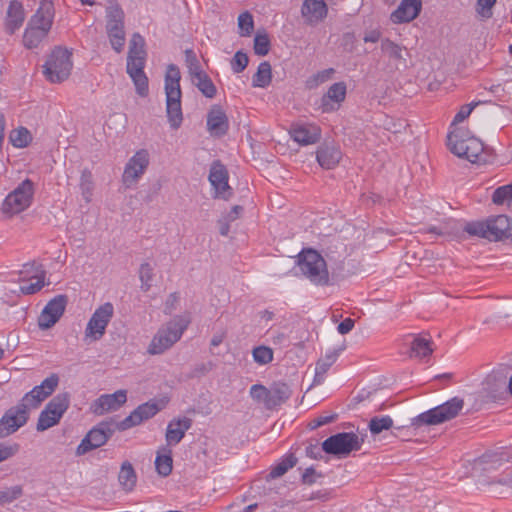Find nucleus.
<instances>
[{"mask_svg":"<svg viewBox=\"0 0 512 512\" xmlns=\"http://www.w3.org/2000/svg\"><path fill=\"white\" fill-rule=\"evenodd\" d=\"M181 73L175 64H169L165 73L166 114L170 127L178 129L183 122L181 107Z\"/></svg>","mask_w":512,"mask_h":512,"instance_id":"2","label":"nucleus"},{"mask_svg":"<svg viewBox=\"0 0 512 512\" xmlns=\"http://www.w3.org/2000/svg\"><path fill=\"white\" fill-rule=\"evenodd\" d=\"M433 342L430 337L418 335L411 343V355L418 358H425L432 354Z\"/></svg>","mask_w":512,"mask_h":512,"instance_id":"36","label":"nucleus"},{"mask_svg":"<svg viewBox=\"0 0 512 512\" xmlns=\"http://www.w3.org/2000/svg\"><path fill=\"white\" fill-rule=\"evenodd\" d=\"M34 184L30 179L22 181L4 199L1 211L7 217H12L26 210L32 203Z\"/></svg>","mask_w":512,"mask_h":512,"instance_id":"7","label":"nucleus"},{"mask_svg":"<svg viewBox=\"0 0 512 512\" xmlns=\"http://www.w3.org/2000/svg\"><path fill=\"white\" fill-rule=\"evenodd\" d=\"M364 439L353 432H341L328 437L322 443V450L338 458L347 457L353 451H359Z\"/></svg>","mask_w":512,"mask_h":512,"instance_id":"8","label":"nucleus"},{"mask_svg":"<svg viewBox=\"0 0 512 512\" xmlns=\"http://www.w3.org/2000/svg\"><path fill=\"white\" fill-rule=\"evenodd\" d=\"M248 62L247 54L242 51H237L231 60V68L234 73H240L247 67Z\"/></svg>","mask_w":512,"mask_h":512,"instance_id":"59","label":"nucleus"},{"mask_svg":"<svg viewBox=\"0 0 512 512\" xmlns=\"http://www.w3.org/2000/svg\"><path fill=\"white\" fill-rule=\"evenodd\" d=\"M150 163V154L146 149H140L127 161L122 174V182L126 187H132L145 174Z\"/></svg>","mask_w":512,"mask_h":512,"instance_id":"13","label":"nucleus"},{"mask_svg":"<svg viewBox=\"0 0 512 512\" xmlns=\"http://www.w3.org/2000/svg\"><path fill=\"white\" fill-rule=\"evenodd\" d=\"M327 5L323 0H304L301 14L310 23H317L327 15Z\"/></svg>","mask_w":512,"mask_h":512,"instance_id":"28","label":"nucleus"},{"mask_svg":"<svg viewBox=\"0 0 512 512\" xmlns=\"http://www.w3.org/2000/svg\"><path fill=\"white\" fill-rule=\"evenodd\" d=\"M118 482L123 491L126 493L132 492L137 484V474L133 465L129 461H124L121 464L118 473Z\"/></svg>","mask_w":512,"mask_h":512,"instance_id":"33","label":"nucleus"},{"mask_svg":"<svg viewBox=\"0 0 512 512\" xmlns=\"http://www.w3.org/2000/svg\"><path fill=\"white\" fill-rule=\"evenodd\" d=\"M69 403L70 397L68 393H59L54 396L39 414L36 424L37 431L43 432L57 425L67 411Z\"/></svg>","mask_w":512,"mask_h":512,"instance_id":"10","label":"nucleus"},{"mask_svg":"<svg viewBox=\"0 0 512 512\" xmlns=\"http://www.w3.org/2000/svg\"><path fill=\"white\" fill-rule=\"evenodd\" d=\"M79 187L81 190L82 197L87 203H89L92 200V195L94 191L93 175L90 170H82Z\"/></svg>","mask_w":512,"mask_h":512,"instance_id":"42","label":"nucleus"},{"mask_svg":"<svg viewBox=\"0 0 512 512\" xmlns=\"http://www.w3.org/2000/svg\"><path fill=\"white\" fill-rule=\"evenodd\" d=\"M272 81V69L269 62H261L258 66L257 72L252 78V86L259 88H266Z\"/></svg>","mask_w":512,"mask_h":512,"instance_id":"37","label":"nucleus"},{"mask_svg":"<svg viewBox=\"0 0 512 512\" xmlns=\"http://www.w3.org/2000/svg\"><path fill=\"white\" fill-rule=\"evenodd\" d=\"M250 395L253 399L262 401L266 406L270 407V390L260 384L252 385Z\"/></svg>","mask_w":512,"mask_h":512,"instance_id":"58","label":"nucleus"},{"mask_svg":"<svg viewBox=\"0 0 512 512\" xmlns=\"http://www.w3.org/2000/svg\"><path fill=\"white\" fill-rule=\"evenodd\" d=\"M18 451V445L15 444V445H11V446H8V445H5V444H0V462L12 457L13 455H15Z\"/></svg>","mask_w":512,"mask_h":512,"instance_id":"62","label":"nucleus"},{"mask_svg":"<svg viewBox=\"0 0 512 512\" xmlns=\"http://www.w3.org/2000/svg\"><path fill=\"white\" fill-rule=\"evenodd\" d=\"M482 385L487 396L496 398L503 394L508 388L507 377L501 372L493 371L486 376Z\"/></svg>","mask_w":512,"mask_h":512,"instance_id":"29","label":"nucleus"},{"mask_svg":"<svg viewBox=\"0 0 512 512\" xmlns=\"http://www.w3.org/2000/svg\"><path fill=\"white\" fill-rule=\"evenodd\" d=\"M492 200L497 205H510L512 203V183L498 187L493 192Z\"/></svg>","mask_w":512,"mask_h":512,"instance_id":"49","label":"nucleus"},{"mask_svg":"<svg viewBox=\"0 0 512 512\" xmlns=\"http://www.w3.org/2000/svg\"><path fill=\"white\" fill-rule=\"evenodd\" d=\"M146 55H128L127 73L136 87V92L144 97L148 94V78L144 72Z\"/></svg>","mask_w":512,"mask_h":512,"instance_id":"15","label":"nucleus"},{"mask_svg":"<svg viewBox=\"0 0 512 512\" xmlns=\"http://www.w3.org/2000/svg\"><path fill=\"white\" fill-rule=\"evenodd\" d=\"M335 418H336V415H322V416H319V417L315 418L314 420H312L309 423V427L311 429H316L318 427H321L323 425L331 423L332 421H334Z\"/></svg>","mask_w":512,"mask_h":512,"instance_id":"63","label":"nucleus"},{"mask_svg":"<svg viewBox=\"0 0 512 512\" xmlns=\"http://www.w3.org/2000/svg\"><path fill=\"white\" fill-rule=\"evenodd\" d=\"M9 138H10V142L12 143V145L14 147L24 148L30 143L31 134L26 128L21 127V128L13 130L10 133Z\"/></svg>","mask_w":512,"mask_h":512,"instance_id":"47","label":"nucleus"},{"mask_svg":"<svg viewBox=\"0 0 512 512\" xmlns=\"http://www.w3.org/2000/svg\"><path fill=\"white\" fill-rule=\"evenodd\" d=\"M496 0H477L476 11L483 18L492 17V8Z\"/></svg>","mask_w":512,"mask_h":512,"instance_id":"60","label":"nucleus"},{"mask_svg":"<svg viewBox=\"0 0 512 512\" xmlns=\"http://www.w3.org/2000/svg\"><path fill=\"white\" fill-rule=\"evenodd\" d=\"M209 182L215 190V198L228 200L232 195V189L228 184V171L220 161H214L211 164L209 172Z\"/></svg>","mask_w":512,"mask_h":512,"instance_id":"16","label":"nucleus"},{"mask_svg":"<svg viewBox=\"0 0 512 512\" xmlns=\"http://www.w3.org/2000/svg\"><path fill=\"white\" fill-rule=\"evenodd\" d=\"M489 240L498 241L506 237L511 229L510 219L506 215H498L487 219Z\"/></svg>","mask_w":512,"mask_h":512,"instance_id":"32","label":"nucleus"},{"mask_svg":"<svg viewBox=\"0 0 512 512\" xmlns=\"http://www.w3.org/2000/svg\"><path fill=\"white\" fill-rule=\"evenodd\" d=\"M192 426V420L188 417L173 419L169 422L166 430V441L168 445H177Z\"/></svg>","mask_w":512,"mask_h":512,"instance_id":"26","label":"nucleus"},{"mask_svg":"<svg viewBox=\"0 0 512 512\" xmlns=\"http://www.w3.org/2000/svg\"><path fill=\"white\" fill-rule=\"evenodd\" d=\"M25 19L24 9L20 2L11 1L6 14L5 30L8 34H13L18 30Z\"/></svg>","mask_w":512,"mask_h":512,"instance_id":"31","label":"nucleus"},{"mask_svg":"<svg viewBox=\"0 0 512 512\" xmlns=\"http://www.w3.org/2000/svg\"><path fill=\"white\" fill-rule=\"evenodd\" d=\"M153 275H154L153 268L149 263L145 262V263L141 264V266L139 268V278L141 281V289L144 292H147L150 290Z\"/></svg>","mask_w":512,"mask_h":512,"instance_id":"52","label":"nucleus"},{"mask_svg":"<svg viewBox=\"0 0 512 512\" xmlns=\"http://www.w3.org/2000/svg\"><path fill=\"white\" fill-rule=\"evenodd\" d=\"M290 390L287 385L280 384L270 390V407L285 402L290 397Z\"/></svg>","mask_w":512,"mask_h":512,"instance_id":"48","label":"nucleus"},{"mask_svg":"<svg viewBox=\"0 0 512 512\" xmlns=\"http://www.w3.org/2000/svg\"><path fill=\"white\" fill-rule=\"evenodd\" d=\"M166 453L161 454L158 452L157 457L155 459V467L156 471L159 475L166 477L172 472V455L171 450L164 448Z\"/></svg>","mask_w":512,"mask_h":512,"instance_id":"43","label":"nucleus"},{"mask_svg":"<svg viewBox=\"0 0 512 512\" xmlns=\"http://www.w3.org/2000/svg\"><path fill=\"white\" fill-rule=\"evenodd\" d=\"M128 55H146L145 40L139 33L132 35Z\"/></svg>","mask_w":512,"mask_h":512,"instance_id":"57","label":"nucleus"},{"mask_svg":"<svg viewBox=\"0 0 512 512\" xmlns=\"http://www.w3.org/2000/svg\"><path fill=\"white\" fill-rule=\"evenodd\" d=\"M338 351H328L325 356L318 360L315 367L314 384H321L325 379V374L338 358Z\"/></svg>","mask_w":512,"mask_h":512,"instance_id":"35","label":"nucleus"},{"mask_svg":"<svg viewBox=\"0 0 512 512\" xmlns=\"http://www.w3.org/2000/svg\"><path fill=\"white\" fill-rule=\"evenodd\" d=\"M297 463L296 457L293 455H289L288 457L284 458L280 463H278L276 466H274L269 474V479H276L284 475L289 469L294 467Z\"/></svg>","mask_w":512,"mask_h":512,"instance_id":"45","label":"nucleus"},{"mask_svg":"<svg viewBox=\"0 0 512 512\" xmlns=\"http://www.w3.org/2000/svg\"><path fill=\"white\" fill-rule=\"evenodd\" d=\"M318 477H322V475L317 474L316 471L312 467H309L302 474V481L304 484L311 485L316 482V479Z\"/></svg>","mask_w":512,"mask_h":512,"instance_id":"64","label":"nucleus"},{"mask_svg":"<svg viewBox=\"0 0 512 512\" xmlns=\"http://www.w3.org/2000/svg\"><path fill=\"white\" fill-rule=\"evenodd\" d=\"M45 276L46 272L41 265L35 262L25 264L20 271L22 281L19 287L20 292L25 295L37 293L45 285Z\"/></svg>","mask_w":512,"mask_h":512,"instance_id":"14","label":"nucleus"},{"mask_svg":"<svg viewBox=\"0 0 512 512\" xmlns=\"http://www.w3.org/2000/svg\"><path fill=\"white\" fill-rule=\"evenodd\" d=\"M393 427V419L389 415L374 416L368 423L370 433L375 436Z\"/></svg>","mask_w":512,"mask_h":512,"instance_id":"41","label":"nucleus"},{"mask_svg":"<svg viewBox=\"0 0 512 512\" xmlns=\"http://www.w3.org/2000/svg\"><path fill=\"white\" fill-rule=\"evenodd\" d=\"M491 494L505 497L512 494V468L505 469L497 477L485 483Z\"/></svg>","mask_w":512,"mask_h":512,"instance_id":"27","label":"nucleus"},{"mask_svg":"<svg viewBox=\"0 0 512 512\" xmlns=\"http://www.w3.org/2000/svg\"><path fill=\"white\" fill-rule=\"evenodd\" d=\"M476 105H477V103L463 105L460 108V110L456 113V115L452 121V125H457V124L463 122L466 118H468Z\"/></svg>","mask_w":512,"mask_h":512,"instance_id":"61","label":"nucleus"},{"mask_svg":"<svg viewBox=\"0 0 512 512\" xmlns=\"http://www.w3.org/2000/svg\"><path fill=\"white\" fill-rule=\"evenodd\" d=\"M23 489L20 485L5 488L0 491V504H8L21 497Z\"/></svg>","mask_w":512,"mask_h":512,"instance_id":"54","label":"nucleus"},{"mask_svg":"<svg viewBox=\"0 0 512 512\" xmlns=\"http://www.w3.org/2000/svg\"><path fill=\"white\" fill-rule=\"evenodd\" d=\"M106 32L112 48L115 52L120 53L124 48L126 40L124 26L110 28Z\"/></svg>","mask_w":512,"mask_h":512,"instance_id":"44","label":"nucleus"},{"mask_svg":"<svg viewBox=\"0 0 512 512\" xmlns=\"http://www.w3.org/2000/svg\"><path fill=\"white\" fill-rule=\"evenodd\" d=\"M464 407L462 398L453 397L445 403L438 405L412 419V426L438 425L447 422L459 415Z\"/></svg>","mask_w":512,"mask_h":512,"instance_id":"4","label":"nucleus"},{"mask_svg":"<svg viewBox=\"0 0 512 512\" xmlns=\"http://www.w3.org/2000/svg\"><path fill=\"white\" fill-rule=\"evenodd\" d=\"M161 409L162 406L155 401H149L141 404L129 416L117 424V428L119 430H127L133 426H137L143 421L155 416Z\"/></svg>","mask_w":512,"mask_h":512,"instance_id":"18","label":"nucleus"},{"mask_svg":"<svg viewBox=\"0 0 512 512\" xmlns=\"http://www.w3.org/2000/svg\"><path fill=\"white\" fill-rule=\"evenodd\" d=\"M346 85L344 82L332 84L327 93L321 99V107L323 112H331L336 110L340 103L345 100Z\"/></svg>","mask_w":512,"mask_h":512,"instance_id":"24","label":"nucleus"},{"mask_svg":"<svg viewBox=\"0 0 512 512\" xmlns=\"http://www.w3.org/2000/svg\"><path fill=\"white\" fill-rule=\"evenodd\" d=\"M334 72L335 71L333 68H328V69H324V70L319 71L316 74L310 76L306 80L307 88L314 89V88L318 87L319 85L327 82L328 80H330L332 78Z\"/></svg>","mask_w":512,"mask_h":512,"instance_id":"50","label":"nucleus"},{"mask_svg":"<svg viewBox=\"0 0 512 512\" xmlns=\"http://www.w3.org/2000/svg\"><path fill=\"white\" fill-rule=\"evenodd\" d=\"M381 52L387 56L391 61L395 62L396 68L398 67V63L406 64V60L403 57V50L405 49L403 46L395 43L389 38L381 39L380 44Z\"/></svg>","mask_w":512,"mask_h":512,"instance_id":"34","label":"nucleus"},{"mask_svg":"<svg viewBox=\"0 0 512 512\" xmlns=\"http://www.w3.org/2000/svg\"><path fill=\"white\" fill-rule=\"evenodd\" d=\"M113 316L114 306L111 302H105L97 307L86 325L84 332L85 340H100L104 336L106 328Z\"/></svg>","mask_w":512,"mask_h":512,"instance_id":"11","label":"nucleus"},{"mask_svg":"<svg viewBox=\"0 0 512 512\" xmlns=\"http://www.w3.org/2000/svg\"><path fill=\"white\" fill-rule=\"evenodd\" d=\"M114 431L115 428L111 422L103 421L99 423L81 440L80 444L76 448V454L81 456L91 450L103 446L113 435Z\"/></svg>","mask_w":512,"mask_h":512,"instance_id":"12","label":"nucleus"},{"mask_svg":"<svg viewBox=\"0 0 512 512\" xmlns=\"http://www.w3.org/2000/svg\"><path fill=\"white\" fill-rule=\"evenodd\" d=\"M488 224L486 221H476L467 223L464 231L472 236H478L489 240Z\"/></svg>","mask_w":512,"mask_h":512,"instance_id":"51","label":"nucleus"},{"mask_svg":"<svg viewBox=\"0 0 512 512\" xmlns=\"http://www.w3.org/2000/svg\"><path fill=\"white\" fill-rule=\"evenodd\" d=\"M207 129L212 136H223L229 129L228 118L220 106L214 105L207 115Z\"/></svg>","mask_w":512,"mask_h":512,"instance_id":"23","label":"nucleus"},{"mask_svg":"<svg viewBox=\"0 0 512 512\" xmlns=\"http://www.w3.org/2000/svg\"><path fill=\"white\" fill-rule=\"evenodd\" d=\"M341 158V150L339 146L333 142L321 144L316 151L317 162L324 169L334 168L340 162Z\"/></svg>","mask_w":512,"mask_h":512,"instance_id":"22","label":"nucleus"},{"mask_svg":"<svg viewBox=\"0 0 512 512\" xmlns=\"http://www.w3.org/2000/svg\"><path fill=\"white\" fill-rule=\"evenodd\" d=\"M508 460L507 454L502 450L488 451L479 457L475 466L485 472L497 470Z\"/></svg>","mask_w":512,"mask_h":512,"instance_id":"30","label":"nucleus"},{"mask_svg":"<svg viewBox=\"0 0 512 512\" xmlns=\"http://www.w3.org/2000/svg\"><path fill=\"white\" fill-rule=\"evenodd\" d=\"M270 50V40L267 34L257 33L254 38V52L259 56H265Z\"/></svg>","mask_w":512,"mask_h":512,"instance_id":"56","label":"nucleus"},{"mask_svg":"<svg viewBox=\"0 0 512 512\" xmlns=\"http://www.w3.org/2000/svg\"><path fill=\"white\" fill-rule=\"evenodd\" d=\"M238 27L241 36H250L254 28V21L249 12H243L238 16Z\"/></svg>","mask_w":512,"mask_h":512,"instance_id":"55","label":"nucleus"},{"mask_svg":"<svg viewBox=\"0 0 512 512\" xmlns=\"http://www.w3.org/2000/svg\"><path fill=\"white\" fill-rule=\"evenodd\" d=\"M48 32L29 25L23 36V43L28 49L36 48L46 38Z\"/></svg>","mask_w":512,"mask_h":512,"instance_id":"39","label":"nucleus"},{"mask_svg":"<svg viewBox=\"0 0 512 512\" xmlns=\"http://www.w3.org/2000/svg\"><path fill=\"white\" fill-rule=\"evenodd\" d=\"M422 9V0H402L390 15L394 24L409 23L418 17Z\"/></svg>","mask_w":512,"mask_h":512,"instance_id":"20","label":"nucleus"},{"mask_svg":"<svg viewBox=\"0 0 512 512\" xmlns=\"http://www.w3.org/2000/svg\"><path fill=\"white\" fill-rule=\"evenodd\" d=\"M127 401L125 390H117L112 394H104L97 398L91 406L96 415H103L110 411L118 410Z\"/></svg>","mask_w":512,"mask_h":512,"instance_id":"19","label":"nucleus"},{"mask_svg":"<svg viewBox=\"0 0 512 512\" xmlns=\"http://www.w3.org/2000/svg\"><path fill=\"white\" fill-rule=\"evenodd\" d=\"M448 147L458 157L466 158L472 163L478 161L484 150L483 143L476 137L464 138L460 130L448 134Z\"/></svg>","mask_w":512,"mask_h":512,"instance_id":"9","label":"nucleus"},{"mask_svg":"<svg viewBox=\"0 0 512 512\" xmlns=\"http://www.w3.org/2000/svg\"><path fill=\"white\" fill-rule=\"evenodd\" d=\"M291 138L302 146L317 143L321 138V129L312 124H294L289 131Z\"/></svg>","mask_w":512,"mask_h":512,"instance_id":"21","label":"nucleus"},{"mask_svg":"<svg viewBox=\"0 0 512 512\" xmlns=\"http://www.w3.org/2000/svg\"><path fill=\"white\" fill-rule=\"evenodd\" d=\"M185 63L188 68L189 75L191 79L201 76L205 71L202 69L201 64L195 54V52L191 49L185 50Z\"/></svg>","mask_w":512,"mask_h":512,"instance_id":"46","label":"nucleus"},{"mask_svg":"<svg viewBox=\"0 0 512 512\" xmlns=\"http://www.w3.org/2000/svg\"><path fill=\"white\" fill-rule=\"evenodd\" d=\"M72 53L62 47H56L49 55L43 66V73L51 83H60L66 80L72 69Z\"/></svg>","mask_w":512,"mask_h":512,"instance_id":"6","label":"nucleus"},{"mask_svg":"<svg viewBox=\"0 0 512 512\" xmlns=\"http://www.w3.org/2000/svg\"><path fill=\"white\" fill-rule=\"evenodd\" d=\"M59 383L57 374H51L40 385L27 392L20 402L9 408L0 419V438L7 437L23 427L32 410L40 407L43 401L53 394Z\"/></svg>","mask_w":512,"mask_h":512,"instance_id":"1","label":"nucleus"},{"mask_svg":"<svg viewBox=\"0 0 512 512\" xmlns=\"http://www.w3.org/2000/svg\"><path fill=\"white\" fill-rule=\"evenodd\" d=\"M253 359L260 365H265L273 360V350L267 346H258L253 349Z\"/></svg>","mask_w":512,"mask_h":512,"instance_id":"53","label":"nucleus"},{"mask_svg":"<svg viewBox=\"0 0 512 512\" xmlns=\"http://www.w3.org/2000/svg\"><path fill=\"white\" fill-rule=\"evenodd\" d=\"M122 26H124V12L117 3H112L106 9V30Z\"/></svg>","mask_w":512,"mask_h":512,"instance_id":"38","label":"nucleus"},{"mask_svg":"<svg viewBox=\"0 0 512 512\" xmlns=\"http://www.w3.org/2000/svg\"><path fill=\"white\" fill-rule=\"evenodd\" d=\"M54 18L52 0H41L40 6L30 21V25L49 32Z\"/></svg>","mask_w":512,"mask_h":512,"instance_id":"25","label":"nucleus"},{"mask_svg":"<svg viewBox=\"0 0 512 512\" xmlns=\"http://www.w3.org/2000/svg\"><path fill=\"white\" fill-rule=\"evenodd\" d=\"M192 80V83L201 91V93L207 98H214L217 89L210 77L206 72L202 73L201 76H197Z\"/></svg>","mask_w":512,"mask_h":512,"instance_id":"40","label":"nucleus"},{"mask_svg":"<svg viewBox=\"0 0 512 512\" xmlns=\"http://www.w3.org/2000/svg\"><path fill=\"white\" fill-rule=\"evenodd\" d=\"M190 322L189 315L173 317L158 329L148 346L147 352L150 355L163 354L180 340Z\"/></svg>","mask_w":512,"mask_h":512,"instance_id":"3","label":"nucleus"},{"mask_svg":"<svg viewBox=\"0 0 512 512\" xmlns=\"http://www.w3.org/2000/svg\"><path fill=\"white\" fill-rule=\"evenodd\" d=\"M66 305L67 297L65 295H58L51 299L38 318L39 327L41 329H49L55 325L63 315Z\"/></svg>","mask_w":512,"mask_h":512,"instance_id":"17","label":"nucleus"},{"mask_svg":"<svg viewBox=\"0 0 512 512\" xmlns=\"http://www.w3.org/2000/svg\"><path fill=\"white\" fill-rule=\"evenodd\" d=\"M298 267L301 273L315 285H327L329 273L324 258L315 250H305L299 254Z\"/></svg>","mask_w":512,"mask_h":512,"instance_id":"5","label":"nucleus"}]
</instances>
